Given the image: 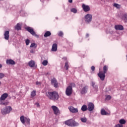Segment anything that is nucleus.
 Wrapping results in <instances>:
<instances>
[{
    "mask_svg": "<svg viewBox=\"0 0 127 127\" xmlns=\"http://www.w3.org/2000/svg\"><path fill=\"white\" fill-rule=\"evenodd\" d=\"M46 95L50 100H52L55 102L59 99V95L56 91H48L46 92Z\"/></svg>",
    "mask_w": 127,
    "mask_h": 127,
    "instance_id": "f257e3e1",
    "label": "nucleus"
},
{
    "mask_svg": "<svg viewBox=\"0 0 127 127\" xmlns=\"http://www.w3.org/2000/svg\"><path fill=\"white\" fill-rule=\"evenodd\" d=\"M65 124L69 127H78L79 126L78 122H75L73 119H70L65 122Z\"/></svg>",
    "mask_w": 127,
    "mask_h": 127,
    "instance_id": "f03ea898",
    "label": "nucleus"
},
{
    "mask_svg": "<svg viewBox=\"0 0 127 127\" xmlns=\"http://www.w3.org/2000/svg\"><path fill=\"white\" fill-rule=\"evenodd\" d=\"M12 108L10 106H7L1 110L2 115H7V114H9L11 112Z\"/></svg>",
    "mask_w": 127,
    "mask_h": 127,
    "instance_id": "7ed1b4c3",
    "label": "nucleus"
},
{
    "mask_svg": "<svg viewBox=\"0 0 127 127\" xmlns=\"http://www.w3.org/2000/svg\"><path fill=\"white\" fill-rule=\"evenodd\" d=\"M25 29H26L27 31H28V32H29L32 35H33V36H35L37 38L39 37V35L36 34L35 31L33 30V28L27 26L25 27Z\"/></svg>",
    "mask_w": 127,
    "mask_h": 127,
    "instance_id": "20e7f679",
    "label": "nucleus"
},
{
    "mask_svg": "<svg viewBox=\"0 0 127 127\" xmlns=\"http://www.w3.org/2000/svg\"><path fill=\"white\" fill-rule=\"evenodd\" d=\"M20 120L23 125H24L25 123H26V124H27L28 125H30V119L28 117H25L23 116H22L20 117Z\"/></svg>",
    "mask_w": 127,
    "mask_h": 127,
    "instance_id": "39448f33",
    "label": "nucleus"
},
{
    "mask_svg": "<svg viewBox=\"0 0 127 127\" xmlns=\"http://www.w3.org/2000/svg\"><path fill=\"white\" fill-rule=\"evenodd\" d=\"M93 17V16L91 14H87L84 16V21L86 22V23L89 24L91 23V21H92V18Z\"/></svg>",
    "mask_w": 127,
    "mask_h": 127,
    "instance_id": "423d86ee",
    "label": "nucleus"
},
{
    "mask_svg": "<svg viewBox=\"0 0 127 127\" xmlns=\"http://www.w3.org/2000/svg\"><path fill=\"white\" fill-rule=\"evenodd\" d=\"M8 97L7 93L3 94L0 98V105H5L4 102H2V101H5V99Z\"/></svg>",
    "mask_w": 127,
    "mask_h": 127,
    "instance_id": "0eeeda50",
    "label": "nucleus"
},
{
    "mask_svg": "<svg viewBox=\"0 0 127 127\" xmlns=\"http://www.w3.org/2000/svg\"><path fill=\"white\" fill-rule=\"evenodd\" d=\"M72 87H71V86H68L65 90V94L66 96H71V95H72Z\"/></svg>",
    "mask_w": 127,
    "mask_h": 127,
    "instance_id": "6e6552de",
    "label": "nucleus"
},
{
    "mask_svg": "<svg viewBox=\"0 0 127 127\" xmlns=\"http://www.w3.org/2000/svg\"><path fill=\"white\" fill-rule=\"evenodd\" d=\"M82 8L84 12H88V11H90V6L88 5L83 3L82 4Z\"/></svg>",
    "mask_w": 127,
    "mask_h": 127,
    "instance_id": "1a4fd4ad",
    "label": "nucleus"
},
{
    "mask_svg": "<svg viewBox=\"0 0 127 127\" xmlns=\"http://www.w3.org/2000/svg\"><path fill=\"white\" fill-rule=\"evenodd\" d=\"M95 109V105L93 103H89L87 105V110L89 112H92Z\"/></svg>",
    "mask_w": 127,
    "mask_h": 127,
    "instance_id": "9d476101",
    "label": "nucleus"
},
{
    "mask_svg": "<svg viewBox=\"0 0 127 127\" xmlns=\"http://www.w3.org/2000/svg\"><path fill=\"white\" fill-rule=\"evenodd\" d=\"M106 73H104V72H102V71H100L98 73V76L99 77L100 80L101 81H104L105 80V78H106Z\"/></svg>",
    "mask_w": 127,
    "mask_h": 127,
    "instance_id": "9b49d317",
    "label": "nucleus"
},
{
    "mask_svg": "<svg viewBox=\"0 0 127 127\" xmlns=\"http://www.w3.org/2000/svg\"><path fill=\"white\" fill-rule=\"evenodd\" d=\"M51 84L52 86H54L55 88H57L59 87L58 82H57V80H56L55 78H53L51 80Z\"/></svg>",
    "mask_w": 127,
    "mask_h": 127,
    "instance_id": "f8f14e48",
    "label": "nucleus"
},
{
    "mask_svg": "<svg viewBox=\"0 0 127 127\" xmlns=\"http://www.w3.org/2000/svg\"><path fill=\"white\" fill-rule=\"evenodd\" d=\"M68 110H69L70 112L73 114H76V113H78V112H79L77 108H75L73 106L68 107Z\"/></svg>",
    "mask_w": 127,
    "mask_h": 127,
    "instance_id": "ddd939ff",
    "label": "nucleus"
},
{
    "mask_svg": "<svg viewBox=\"0 0 127 127\" xmlns=\"http://www.w3.org/2000/svg\"><path fill=\"white\" fill-rule=\"evenodd\" d=\"M88 92V86H84L80 90L81 95H85Z\"/></svg>",
    "mask_w": 127,
    "mask_h": 127,
    "instance_id": "4468645a",
    "label": "nucleus"
},
{
    "mask_svg": "<svg viewBox=\"0 0 127 127\" xmlns=\"http://www.w3.org/2000/svg\"><path fill=\"white\" fill-rule=\"evenodd\" d=\"M91 86L92 87H93L95 92H98V91H99V88H98V85H96V82H95V81H91Z\"/></svg>",
    "mask_w": 127,
    "mask_h": 127,
    "instance_id": "2eb2a0df",
    "label": "nucleus"
},
{
    "mask_svg": "<svg viewBox=\"0 0 127 127\" xmlns=\"http://www.w3.org/2000/svg\"><path fill=\"white\" fill-rule=\"evenodd\" d=\"M51 108L54 112L55 115H58V114H59V109H58V107L55 106H52Z\"/></svg>",
    "mask_w": 127,
    "mask_h": 127,
    "instance_id": "dca6fc26",
    "label": "nucleus"
},
{
    "mask_svg": "<svg viewBox=\"0 0 127 127\" xmlns=\"http://www.w3.org/2000/svg\"><path fill=\"white\" fill-rule=\"evenodd\" d=\"M4 39L8 40L9 39V31H5L4 33Z\"/></svg>",
    "mask_w": 127,
    "mask_h": 127,
    "instance_id": "f3484780",
    "label": "nucleus"
},
{
    "mask_svg": "<svg viewBox=\"0 0 127 127\" xmlns=\"http://www.w3.org/2000/svg\"><path fill=\"white\" fill-rule=\"evenodd\" d=\"M6 63L7 65H14L15 62L12 60H6Z\"/></svg>",
    "mask_w": 127,
    "mask_h": 127,
    "instance_id": "a211bd4d",
    "label": "nucleus"
},
{
    "mask_svg": "<svg viewBox=\"0 0 127 127\" xmlns=\"http://www.w3.org/2000/svg\"><path fill=\"white\" fill-rule=\"evenodd\" d=\"M116 30H124V26L122 25H117L115 26Z\"/></svg>",
    "mask_w": 127,
    "mask_h": 127,
    "instance_id": "6ab92c4d",
    "label": "nucleus"
},
{
    "mask_svg": "<svg viewBox=\"0 0 127 127\" xmlns=\"http://www.w3.org/2000/svg\"><path fill=\"white\" fill-rule=\"evenodd\" d=\"M57 44H54L52 46V51H53L54 52H56V51H57Z\"/></svg>",
    "mask_w": 127,
    "mask_h": 127,
    "instance_id": "aec40b11",
    "label": "nucleus"
},
{
    "mask_svg": "<svg viewBox=\"0 0 127 127\" xmlns=\"http://www.w3.org/2000/svg\"><path fill=\"white\" fill-rule=\"evenodd\" d=\"M28 65L30 67L33 68L35 66V63L33 61H31L29 62Z\"/></svg>",
    "mask_w": 127,
    "mask_h": 127,
    "instance_id": "412c9836",
    "label": "nucleus"
},
{
    "mask_svg": "<svg viewBox=\"0 0 127 127\" xmlns=\"http://www.w3.org/2000/svg\"><path fill=\"white\" fill-rule=\"evenodd\" d=\"M51 36V32L49 31H47L44 35V37H49V36Z\"/></svg>",
    "mask_w": 127,
    "mask_h": 127,
    "instance_id": "4be33fe9",
    "label": "nucleus"
},
{
    "mask_svg": "<svg viewBox=\"0 0 127 127\" xmlns=\"http://www.w3.org/2000/svg\"><path fill=\"white\" fill-rule=\"evenodd\" d=\"M15 29H16V30H20L21 29V24L17 23L15 26Z\"/></svg>",
    "mask_w": 127,
    "mask_h": 127,
    "instance_id": "5701e85b",
    "label": "nucleus"
},
{
    "mask_svg": "<svg viewBox=\"0 0 127 127\" xmlns=\"http://www.w3.org/2000/svg\"><path fill=\"white\" fill-rule=\"evenodd\" d=\"M126 123H127V121L125 119H122L119 120V124L122 125V126H123V125H126Z\"/></svg>",
    "mask_w": 127,
    "mask_h": 127,
    "instance_id": "b1692460",
    "label": "nucleus"
},
{
    "mask_svg": "<svg viewBox=\"0 0 127 127\" xmlns=\"http://www.w3.org/2000/svg\"><path fill=\"white\" fill-rule=\"evenodd\" d=\"M108 69L109 66H108V65H104L103 67V73L104 74H106L107 72H108Z\"/></svg>",
    "mask_w": 127,
    "mask_h": 127,
    "instance_id": "393cba45",
    "label": "nucleus"
},
{
    "mask_svg": "<svg viewBox=\"0 0 127 127\" xmlns=\"http://www.w3.org/2000/svg\"><path fill=\"white\" fill-rule=\"evenodd\" d=\"M81 111H82V112H86V111L88 110V107L87 106V105H83L81 107Z\"/></svg>",
    "mask_w": 127,
    "mask_h": 127,
    "instance_id": "a878e982",
    "label": "nucleus"
},
{
    "mask_svg": "<svg viewBox=\"0 0 127 127\" xmlns=\"http://www.w3.org/2000/svg\"><path fill=\"white\" fill-rule=\"evenodd\" d=\"M101 114L102 116H107L108 115V112H106L105 109H101Z\"/></svg>",
    "mask_w": 127,
    "mask_h": 127,
    "instance_id": "bb28decb",
    "label": "nucleus"
},
{
    "mask_svg": "<svg viewBox=\"0 0 127 127\" xmlns=\"http://www.w3.org/2000/svg\"><path fill=\"white\" fill-rule=\"evenodd\" d=\"M64 68L65 70H68L69 69V63L68 61L65 62Z\"/></svg>",
    "mask_w": 127,
    "mask_h": 127,
    "instance_id": "cd10ccee",
    "label": "nucleus"
},
{
    "mask_svg": "<svg viewBox=\"0 0 127 127\" xmlns=\"http://www.w3.org/2000/svg\"><path fill=\"white\" fill-rule=\"evenodd\" d=\"M36 96V90H33L31 92V98H33Z\"/></svg>",
    "mask_w": 127,
    "mask_h": 127,
    "instance_id": "c85d7f7f",
    "label": "nucleus"
},
{
    "mask_svg": "<svg viewBox=\"0 0 127 127\" xmlns=\"http://www.w3.org/2000/svg\"><path fill=\"white\" fill-rule=\"evenodd\" d=\"M122 19L125 20L126 22H127V13H125L123 15L122 17Z\"/></svg>",
    "mask_w": 127,
    "mask_h": 127,
    "instance_id": "c756f323",
    "label": "nucleus"
},
{
    "mask_svg": "<svg viewBox=\"0 0 127 127\" xmlns=\"http://www.w3.org/2000/svg\"><path fill=\"white\" fill-rule=\"evenodd\" d=\"M30 47L31 48H36V47H37V45H36V44L33 43L31 44V45L30 46Z\"/></svg>",
    "mask_w": 127,
    "mask_h": 127,
    "instance_id": "7c9ffc66",
    "label": "nucleus"
},
{
    "mask_svg": "<svg viewBox=\"0 0 127 127\" xmlns=\"http://www.w3.org/2000/svg\"><path fill=\"white\" fill-rule=\"evenodd\" d=\"M70 11L71 12H73V13H77V9L75 8H72L71 9H70Z\"/></svg>",
    "mask_w": 127,
    "mask_h": 127,
    "instance_id": "2f4dec72",
    "label": "nucleus"
},
{
    "mask_svg": "<svg viewBox=\"0 0 127 127\" xmlns=\"http://www.w3.org/2000/svg\"><path fill=\"white\" fill-rule=\"evenodd\" d=\"M91 74H94L95 73V66L94 65L92 66L91 67Z\"/></svg>",
    "mask_w": 127,
    "mask_h": 127,
    "instance_id": "473e14b6",
    "label": "nucleus"
},
{
    "mask_svg": "<svg viewBox=\"0 0 127 127\" xmlns=\"http://www.w3.org/2000/svg\"><path fill=\"white\" fill-rule=\"evenodd\" d=\"M58 36L61 37H62V36H63V35H64V33H63V32L60 31L58 32Z\"/></svg>",
    "mask_w": 127,
    "mask_h": 127,
    "instance_id": "72a5a7b5",
    "label": "nucleus"
},
{
    "mask_svg": "<svg viewBox=\"0 0 127 127\" xmlns=\"http://www.w3.org/2000/svg\"><path fill=\"white\" fill-rule=\"evenodd\" d=\"M42 64L44 66H46V65H47V64H48V61H47L46 60H44L43 61Z\"/></svg>",
    "mask_w": 127,
    "mask_h": 127,
    "instance_id": "f704fd0d",
    "label": "nucleus"
},
{
    "mask_svg": "<svg viewBox=\"0 0 127 127\" xmlns=\"http://www.w3.org/2000/svg\"><path fill=\"white\" fill-rule=\"evenodd\" d=\"M80 121H81L82 123H86L87 122V118H81L80 119Z\"/></svg>",
    "mask_w": 127,
    "mask_h": 127,
    "instance_id": "c9c22d12",
    "label": "nucleus"
},
{
    "mask_svg": "<svg viewBox=\"0 0 127 127\" xmlns=\"http://www.w3.org/2000/svg\"><path fill=\"white\" fill-rule=\"evenodd\" d=\"M26 45H29V43H30V41L29 39H26L25 41Z\"/></svg>",
    "mask_w": 127,
    "mask_h": 127,
    "instance_id": "e433bc0d",
    "label": "nucleus"
},
{
    "mask_svg": "<svg viewBox=\"0 0 127 127\" xmlns=\"http://www.w3.org/2000/svg\"><path fill=\"white\" fill-rule=\"evenodd\" d=\"M111 99H112V97H111V96H110V95H107V96H106L105 100H111Z\"/></svg>",
    "mask_w": 127,
    "mask_h": 127,
    "instance_id": "4c0bfd02",
    "label": "nucleus"
},
{
    "mask_svg": "<svg viewBox=\"0 0 127 127\" xmlns=\"http://www.w3.org/2000/svg\"><path fill=\"white\" fill-rule=\"evenodd\" d=\"M114 6H115V7H117V8H120V5L118 3H114Z\"/></svg>",
    "mask_w": 127,
    "mask_h": 127,
    "instance_id": "58836bf2",
    "label": "nucleus"
},
{
    "mask_svg": "<svg viewBox=\"0 0 127 127\" xmlns=\"http://www.w3.org/2000/svg\"><path fill=\"white\" fill-rule=\"evenodd\" d=\"M114 127H124V126H123L120 124H118L115 125Z\"/></svg>",
    "mask_w": 127,
    "mask_h": 127,
    "instance_id": "ea45409f",
    "label": "nucleus"
},
{
    "mask_svg": "<svg viewBox=\"0 0 127 127\" xmlns=\"http://www.w3.org/2000/svg\"><path fill=\"white\" fill-rule=\"evenodd\" d=\"M4 77V74L2 73H0V79H2Z\"/></svg>",
    "mask_w": 127,
    "mask_h": 127,
    "instance_id": "a19ab883",
    "label": "nucleus"
},
{
    "mask_svg": "<svg viewBox=\"0 0 127 127\" xmlns=\"http://www.w3.org/2000/svg\"><path fill=\"white\" fill-rule=\"evenodd\" d=\"M62 60L64 61H65V62H67V61H68L67 60V58L66 57H64V58H62Z\"/></svg>",
    "mask_w": 127,
    "mask_h": 127,
    "instance_id": "79ce46f5",
    "label": "nucleus"
},
{
    "mask_svg": "<svg viewBox=\"0 0 127 127\" xmlns=\"http://www.w3.org/2000/svg\"><path fill=\"white\" fill-rule=\"evenodd\" d=\"M70 87H71V88H72V87H75V83H71L70 84Z\"/></svg>",
    "mask_w": 127,
    "mask_h": 127,
    "instance_id": "37998d69",
    "label": "nucleus"
},
{
    "mask_svg": "<svg viewBox=\"0 0 127 127\" xmlns=\"http://www.w3.org/2000/svg\"><path fill=\"white\" fill-rule=\"evenodd\" d=\"M83 40V38L82 37H80L79 39V42H82V41Z\"/></svg>",
    "mask_w": 127,
    "mask_h": 127,
    "instance_id": "c03bdc74",
    "label": "nucleus"
},
{
    "mask_svg": "<svg viewBox=\"0 0 127 127\" xmlns=\"http://www.w3.org/2000/svg\"><path fill=\"white\" fill-rule=\"evenodd\" d=\"M36 84L37 85H38V86H39V85H41V83H40V82H38V81H37V82H36Z\"/></svg>",
    "mask_w": 127,
    "mask_h": 127,
    "instance_id": "a18cd8bd",
    "label": "nucleus"
},
{
    "mask_svg": "<svg viewBox=\"0 0 127 127\" xmlns=\"http://www.w3.org/2000/svg\"><path fill=\"white\" fill-rule=\"evenodd\" d=\"M35 106H37V107H39V103H36L35 104Z\"/></svg>",
    "mask_w": 127,
    "mask_h": 127,
    "instance_id": "49530a36",
    "label": "nucleus"
},
{
    "mask_svg": "<svg viewBox=\"0 0 127 127\" xmlns=\"http://www.w3.org/2000/svg\"><path fill=\"white\" fill-rule=\"evenodd\" d=\"M68 2H69V3H72V2H73V0H68Z\"/></svg>",
    "mask_w": 127,
    "mask_h": 127,
    "instance_id": "de8ad7c7",
    "label": "nucleus"
},
{
    "mask_svg": "<svg viewBox=\"0 0 127 127\" xmlns=\"http://www.w3.org/2000/svg\"><path fill=\"white\" fill-rule=\"evenodd\" d=\"M89 34L87 33L86 34V38H88V37H89Z\"/></svg>",
    "mask_w": 127,
    "mask_h": 127,
    "instance_id": "09e8293b",
    "label": "nucleus"
},
{
    "mask_svg": "<svg viewBox=\"0 0 127 127\" xmlns=\"http://www.w3.org/2000/svg\"><path fill=\"white\" fill-rule=\"evenodd\" d=\"M30 53H34V51H33V50H31L30 51Z\"/></svg>",
    "mask_w": 127,
    "mask_h": 127,
    "instance_id": "8fccbe9b",
    "label": "nucleus"
},
{
    "mask_svg": "<svg viewBox=\"0 0 127 127\" xmlns=\"http://www.w3.org/2000/svg\"><path fill=\"white\" fill-rule=\"evenodd\" d=\"M2 67V65L0 64V68H1Z\"/></svg>",
    "mask_w": 127,
    "mask_h": 127,
    "instance_id": "3c124183",
    "label": "nucleus"
},
{
    "mask_svg": "<svg viewBox=\"0 0 127 127\" xmlns=\"http://www.w3.org/2000/svg\"><path fill=\"white\" fill-rule=\"evenodd\" d=\"M41 1H42V2H43V1H44V0H40Z\"/></svg>",
    "mask_w": 127,
    "mask_h": 127,
    "instance_id": "603ef678",
    "label": "nucleus"
},
{
    "mask_svg": "<svg viewBox=\"0 0 127 127\" xmlns=\"http://www.w3.org/2000/svg\"><path fill=\"white\" fill-rule=\"evenodd\" d=\"M1 84V82L0 81V85Z\"/></svg>",
    "mask_w": 127,
    "mask_h": 127,
    "instance_id": "864d4df0",
    "label": "nucleus"
}]
</instances>
